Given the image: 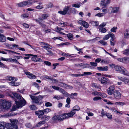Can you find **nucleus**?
Returning <instances> with one entry per match:
<instances>
[{
    "mask_svg": "<svg viewBox=\"0 0 129 129\" xmlns=\"http://www.w3.org/2000/svg\"><path fill=\"white\" fill-rule=\"evenodd\" d=\"M119 9V8L118 7H115L112 8L111 12H113L114 13H117L118 12Z\"/></svg>",
    "mask_w": 129,
    "mask_h": 129,
    "instance_id": "obj_28",
    "label": "nucleus"
},
{
    "mask_svg": "<svg viewBox=\"0 0 129 129\" xmlns=\"http://www.w3.org/2000/svg\"><path fill=\"white\" fill-rule=\"evenodd\" d=\"M110 60H109L105 59H103L102 60L101 62L104 63H108L110 62Z\"/></svg>",
    "mask_w": 129,
    "mask_h": 129,
    "instance_id": "obj_48",
    "label": "nucleus"
},
{
    "mask_svg": "<svg viewBox=\"0 0 129 129\" xmlns=\"http://www.w3.org/2000/svg\"><path fill=\"white\" fill-rule=\"evenodd\" d=\"M36 114L38 116L39 118H40L44 114L43 110H39L35 112Z\"/></svg>",
    "mask_w": 129,
    "mask_h": 129,
    "instance_id": "obj_18",
    "label": "nucleus"
},
{
    "mask_svg": "<svg viewBox=\"0 0 129 129\" xmlns=\"http://www.w3.org/2000/svg\"><path fill=\"white\" fill-rule=\"evenodd\" d=\"M124 38L129 37V29H126L124 32Z\"/></svg>",
    "mask_w": 129,
    "mask_h": 129,
    "instance_id": "obj_21",
    "label": "nucleus"
},
{
    "mask_svg": "<svg viewBox=\"0 0 129 129\" xmlns=\"http://www.w3.org/2000/svg\"><path fill=\"white\" fill-rule=\"evenodd\" d=\"M107 4H106L104 0L102 1L101 2V6L103 7V8L106 7Z\"/></svg>",
    "mask_w": 129,
    "mask_h": 129,
    "instance_id": "obj_38",
    "label": "nucleus"
},
{
    "mask_svg": "<svg viewBox=\"0 0 129 129\" xmlns=\"http://www.w3.org/2000/svg\"><path fill=\"white\" fill-rule=\"evenodd\" d=\"M81 25L83 26L85 28H87L89 26V24L88 23L85 21H84Z\"/></svg>",
    "mask_w": 129,
    "mask_h": 129,
    "instance_id": "obj_34",
    "label": "nucleus"
},
{
    "mask_svg": "<svg viewBox=\"0 0 129 129\" xmlns=\"http://www.w3.org/2000/svg\"><path fill=\"white\" fill-rule=\"evenodd\" d=\"M74 110H72V111L70 112L67 113L66 115L67 118L69 117H72L76 113V112H74Z\"/></svg>",
    "mask_w": 129,
    "mask_h": 129,
    "instance_id": "obj_19",
    "label": "nucleus"
},
{
    "mask_svg": "<svg viewBox=\"0 0 129 129\" xmlns=\"http://www.w3.org/2000/svg\"><path fill=\"white\" fill-rule=\"evenodd\" d=\"M1 60L0 59V67L2 68H7V66L5 65L3 63L1 62Z\"/></svg>",
    "mask_w": 129,
    "mask_h": 129,
    "instance_id": "obj_50",
    "label": "nucleus"
},
{
    "mask_svg": "<svg viewBox=\"0 0 129 129\" xmlns=\"http://www.w3.org/2000/svg\"><path fill=\"white\" fill-rule=\"evenodd\" d=\"M44 63L46 65L48 66H51V64L50 62L48 61H45Z\"/></svg>",
    "mask_w": 129,
    "mask_h": 129,
    "instance_id": "obj_63",
    "label": "nucleus"
},
{
    "mask_svg": "<svg viewBox=\"0 0 129 129\" xmlns=\"http://www.w3.org/2000/svg\"><path fill=\"white\" fill-rule=\"evenodd\" d=\"M11 123L7 124L6 127L7 129H17L18 126L17 125L18 122L17 120L15 119H10Z\"/></svg>",
    "mask_w": 129,
    "mask_h": 129,
    "instance_id": "obj_4",
    "label": "nucleus"
},
{
    "mask_svg": "<svg viewBox=\"0 0 129 129\" xmlns=\"http://www.w3.org/2000/svg\"><path fill=\"white\" fill-rule=\"evenodd\" d=\"M111 110L112 112L114 113H115L116 114L117 113V111L114 108H112L111 109Z\"/></svg>",
    "mask_w": 129,
    "mask_h": 129,
    "instance_id": "obj_61",
    "label": "nucleus"
},
{
    "mask_svg": "<svg viewBox=\"0 0 129 129\" xmlns=\"http://www.w3.org/2000/svg\"><path fill=\"white\" fill-rule=\"evenodd\" d=\"M123 53L126 56H127L129 54V49L125 50L124 51H123Z\"/></svg>",
    "mask_w": 129,
    "mask_h": 129,
    "instance_id": "obj_45",
    "label": "nucleus"
},
{
    "mask_svg": "<svg viewBox=\"0 0 129 129\" xmlns=\"http://www.w3.org/2000/svg\"><path fill=\"white\" fill-rule=\"evenodd\" d=\"M109 34V37H110L111 38V39L110 40H115L116 39L115 37L114 34L110 32Z\"/></svg>",
    "mask_w": 129,
    "mask_h": 129,
    "instance_id": "obj_32",
    "label": "nucleus"
},
{
    "mask_svg": "<svg viewBox=\"0 0 129 129\" xmlns=\"http://www.w3.org/2000/svg\"><path fill=\"white\" fill-rule=\"evenodd\" d=\"M59 90L60 92L62 93L64 95H66L67 96H69V94L66 92L63 89L59 88Z\"/></svg>",
    "mask_w": 129,
    "mask_h": 129,
    "instance_id": "obj_25",
    "label": "nucleus"
},
{
    "mask_svg": "<svg viewBox=\"0 0 129 129\" xmlns=\"http://www.w3.org/2000/svg\"><path fill=\"white\" fill-rule=\"evenodd\" d=\"M26 3V5H31L33 3L37 2V1H36L35 0H29L27 1H25Z\"/></svg>",
    "mask_w": 129,
    "mask_h": 129,
    "instance_id": "obj_22",
    "label": "nucleus"
},
{
    "mask_svg": "<svg viewBox=\"0 0 129 129\" xmlns=\"http://www.w3.org/2000/svg\"><path fill=\"white\" fill-rule=\"evenodd\" d=\"M52 105V103L49 102H47L45 103V106L47 107L51 106Z\"/></svg>",
    "mask_w": 129,
    "mask_h": 129,
    "instance_id": "obj_54",
    "label": "nucleus"
},
{
    "mask_svg": "<svg viewBox=\"0 0 129 129\" xmlns=\"http://www.w3.org/2000/svg\"><path fill=\"white\" fill-rule=\"evenodd\" d=\"M2 106L5 109H8L10 108L11 106V103L9 101H6L4 100L1 101Z\"/></svg>",
    "mask_w": 129,
    "mask_h": 129,
    "instance_id": "obj_8",
    "label": "nucleus"
},
{
    "mask_svg": "<svg viewBox=\"0 0 129 129\" xmlns=\"http://www.w3.org/2000/svg\"><path fill=\"white\" fill-rule=\"evenodd\" d=\"M59 24H60L61 25L63 24V26H65L67 25L68 23L67 22H63L62 23H59Z\"/></svg>",
    "mask_w": 129,
    "mask_h": 129,
    "instance_id": "obj_58",
    "label": "nucleus"
},
{
    "mask_svg": "<svg viewBox=\"0 0 129 129\" xmlns=\"http://www.w3.org/2000/svg\"><path fill=\"white\" fill-rule=\"evenodd\" d=\"M43 77L44 78V79L46 80V79H48V80H52V78L50 77V76L47 75H44L43 76Z\"/></svg>",
    "mask_w": 129,
    "mask_h": 129,
    "instance_id": "obj_39",
    "label": "nucleus"
},
{
    "mask_svg": "<svg viewBox=\"0 0 129 129\" xmlns=\"http://www.w3.org/2000/svg\"><path fill=\"white\" fill-rule=\"evenodd\" d=\"M9 46L11 49H13L14 48L17 47H18V45L15 44L12 45L9 44Z\"/></svg>",
    "mask_w": 129,
    "mask_h": 129,
    "instance_id": "obj_35",
    "label": "nucleus"
},
{
    "mask_svg": "<svg viewBox=\"0 0 129 129\" xmlns=\"http://www.w3.org/2000/svg\"><path fill=\"white\" fill-rule=\"evenodd\" d=\"M12 96H13L14 97L16 98L18 100H20V99H21V97L20 96V95L15 92H13L12 93Z\"/></svg>",
    "mask_w": 129,
    "mask_h": 129,
    "instance_id": "obj_24",
    "label": "nucleus"
},
{
    "mask_svg": "<svg viewBox=\"0 0 129 129\" xmlns=\"http://www.w3.org/2000/svg\"><path fill=\"white\" fill-rule=\"evenodd\" d=\"M110 66L112 68H114L115 71L123 74L124 75H129V73L128 71L125 68L122 66L113 63L111 64Z\"/></svg>",
    "mask_w": 129,
    "mask_h": 129,
    "instance_id": "obj_1",
    "label": "nucleus"
},
{
    "mask_svg": "<svg viewBox=\"0 0 129 129\" xmlns=\"http://www.w3.org/2000/svg\"><path fill=\"white\" fill-rule=\"evenodd\" d=\"M79 4H73L72 5V6L73 7H75L79 8L80 7V4H81L80 3H79Z\"/></svg>",
    "mask_w": 129,
    "mask_h": 129,
    "instance_id": "obj_46",
    "label": "nucleus"
},
{
    "mask_svg": "<svg viewBox=\"0 0 129 129\" xmlns=\"http://www.w3.org/2000/svg\"><path fill=\"white\" fill-rule=\"evenodd\" d=\"M92 94L94 95L95 96L98 95V96H101L102 94L100 92H98L97 91H95L92 93Z\"/></svg>",
    "mask_w": 129,
    "mask_h": 129,
    "instance_id": "obj_31",
    "label": "nucleus"
},
{
    "mask_svg": "<svg viewBox=\"0 0 129 129\" xmlns=\"http://www.w3.org/2000/svg\"><path fill=\"white\" fill-rule=\"evenodd\" d=\"M29 96L33 102L39 104H41V101L43 98V97L41 95L38 96H33L31 95H30Z\"/></svg>",
    "mask_w": 129,
    "mask_h": 129,
    "instance_id": "obj_7",
    "label": "nucleus"
},
{
    "mask_svg": "<svg viewBox=\"0 0 129 129\" xmlns=\"http://www.w3.org/2000/svg\"><path fill=\"white\" fill-rule=\"evenodd\" d=\"M92 86L96 88H99L98 86L95 83H93L92 84Z\"/></svg>",
    "mask_w": 129,
    "mask_h": 129,
    "instance_id": "obj_59",
    "label": "nucleus"
},
{
    "mask_svg": "<svg viewBox=\"0 0 129 129\" xmlns=\"http://www.w3.org/2000/svg\"><path fill=\"white\" fill-rule=\"evenodd\" d=\"M97 69L99 71H106L108 70V67L107 66H105L104 67H97Z\"/></svg>",
    "mask_w": 129,
    "mask_h": 129,
    "instance_id": "obj_20",
    "label": "nucleus"
},
{
    "mask_svg": "<svg viewBox=\"0 0 129 129\" xmlns=\"http://www.w3.org/2000/svg\"><path fill=\"white\" fill-rule=\"evenodd\" d=\"M98 79L102 84H108L109 82V80L108 78H106L102 77H98Z\"/></svg>",
    "mask_w": 129,
    "mask_h": 129,
    "instance_id": "obj_10",
    "label": "nucleus"
},
{
    "mask_svg": "<svg viewBox=\"0 0 129 129\" xmlns=\"http://www.w3.org/2000/svg\"><path fill=\"white\" fill-rule=\"evenodd\" d=\"M67 37L70 40H72L73 38V35L71 33H69L67 34Z\"/></svg>",
    "mask_w": 129,
    "mask_h": 129,
    "instance_id": "obj_41",
    "label": "nucleus"
},
{
    "mask_svg": "<svg viewBox=\"0 0 129 129\" xmlns=\"http://www.w3.org/2000/svg\"><path fill=\"white\" fill-rule=\"evenodd\" d=\"M6 39V38L5 36L3 34H0V42H4Z\"/></svg>",
    "mask_w": 129,
    "mask_h": 129,
    "instance_id": "obj_23",
    "label": "nucleus"
},
{
    "mask_svg": "<svg viewBox=\"0 0 129 129\" xmlns=\"http://www.w3.org/2000/svg\"><path fill=\"white\" fill-rule=\"evenodd\" d=\"M101 98L99 96H96L94 97L93 99V100L94 101H97L101 99Z\"/></svg>",
    "mask_w": 129,
    "mask_h": 129,
    "instance_id": "obj_57",
    "label": "nucleus"
},
{
    "mask_svg": "<svg viewBox=\"0 0 129 129\" xmlns=\"http://www.w3.org/2000/svg\"><path fill=\"white\" fill-rule=\"evenodd\" d=\"M50 46L49 44L43 47L47 50L48 52L46 53L47 55L52 56V52L50 51L51 49L50 48Z\"/></svg>",
    "mask_w": 129,
    "mask_h": 129,
    "instance_id": "obj_12",
    "label": "nucleus"
},
{
    "mask_svg": "<svg viewBox=\"0 0 129 129\" xmlns=\"http://www.w3.org/2000/svg\"><path fill=\"white\" fill-rule=\"evenodd\" d=\"M25 73L27 77L30 79H35L36 77V76L29 72H26Z\"/></svg>",
    "mask_w": 129,
    "mask_h": 129,
    "instance_id": "obj_17",
    "label": "nucleus"
},
{
    "mask_svg": "<svg viewBox=\"0 0 129 129\" xmlns=\"http://www.w3.org/2000/svg\"><path fill=\"white\" fill-rule=\"evenodd\" d=\"M100 43L103 45H108L107 43L103 40H101L99 41Z\"/></svg>",
    "mask_w": 129,
    "mask_h": 129,
    "instance_id": "obj_44",
    "label": "nucleus"
},
{
    "mask_svg": "<svg viewBox=\"0 0 129 129\" xmlns=\"http://www.w3.org/2000/svg\"><path fill=\"white\" fill-rule=\"evenodd\" d=\"M22 56H24V55H25V56H36H36H38L37 55H33V54H22Z\"/></svg>",
    "mask_w": 129,
    "mask_h": 129,
    "instance_id": "obj_56",
    "label": "nucleus"
},
{
    "mask_svg": "<svg viewBox=\"0 0 129 129\" xmlns=\"http://www.w3.org/2000/svg\"><path fill=\"white\" fill-rule=\"evenodd\" d=\"M58 85L60 87H65L66 86V84L62 82H59L58 84Z\"/></svg>",
    "mask_w": 129,
    "mask_h": 129,
    "instance_id": "obj_47",
    "label": "nucleus"
},
{
    "mask_svg": "<svg viewBox=\"0 0 129 129\" xmlns=\"http://www.w3.org/2000/svg\"><path fill=\"white\" fill-rule=\"evenodd\" d=\"M44 114H47L51 111V110L49 108H47L43 110Z\"/></svg>",
    "mask_w": 129,
    "mask_h": 129,
    "instance_id": "obj_43",
    "label": "nucleus"
},
{
    "mask_svg": "<svg viewBox=\"0 0 129 129\" xmlns=\"http://www.w3.org/2000/svg\"><path fill=\"white\" fill-rule=\"evenodd\" d=\"M26 3L25 1H23L22 2L19 3L17 4L18 7H23L26 6Z\"/></svg>",
    "mask_w": 129,
    "mask_h": 129,
    "instance_id": "obj_30",
    "label": "nucleus"
},
{
    "mask_svg": "<svg viewBox=\"0 0 129 129\" xmlns=\"http://www.w3.org/2000/svg\"><path fill=\"white\" fill-rule=\"evenodd\" d=\"M52 87L53 89L56 90H59V87L58 86H52Z\"/></svg>",
    "mask_w": 129,
    "mask_h": 129,
    "instance_id": "obj_64",
    "label": "nucleus"
},
{
    "mask_svg": "<svg viewBox=\"0 0 129 129\" xmlns=\"http://www.w3.org/2000/svg\"><path fill=\"white\" fill-rule=\"evenodd\" d=\"M110 42L111 45L112 46H113L114 45L115 43H116V41L115 40H110Z\"/></svg>",
    "mask_w": 129,
    "mask_h": 129,
    "instance_id": "obj_53",
    "label": "nucleus"
},
{
    "mask_svg": "<svg viewBox=\"0 0 129 129\" xmlns=\"http://www.w3.org/2000/svg\"><path fill=\"white\" fill-rule=\"evenodd\" d=\"M66 114L67 113H63L61 114H57L56 113H55L54 114L52 119L55 122H61L67 118Z\"/></svg>",
    "mask_w": 129,
    "mask_h": 129,
    "instance_id": "obj_3",
    "label": "nucleus"
},
{
    "mask_svg": "<svg viewBox=\"0 0 129 129\" xmlns=\"http://www.w3.org/2000/svg\"><path fill=\"white\" fill-rule=\"evenodd\" d=\"M114 90L115 88L114 86H110L107 89L108 94L109 95H112L114 92Z\"/></svg>",
    "mask_w": 129,
    "mask_h": 129,
    "instance_id": "obj_14",
    "label": "nucleus"
},
{
    "mask_svg": "<svg viewBox=\"0 0 129 129\" xmlns=\"http://www.w3.org/2000/svg\"><path fill=\"white\" fill-rule=\"evenodd\" d=\"M80 109V107L76 105L73 107L72 110H74V111L76 112V111H78Z\"/></svg>",
    "mask_w": 129,
    "mask_h": 129,
    "instance_id": "obj_36",
    "label": "nucleus"
},
{
    "mask_svg": "<svg viewBox=\"0 0 129 129\" xmlns=\"http://www.w3.org/2000/svg\"><path fill=\"white\" fill-rule=\"evenodd\" d=\"M53 99H57V100H59L60 99H62V97H61L59 95H55L54 96Z\"/></svg>",
    "mask_w": 129,
    "mask_h": 129,
    "instance_id": "obj_40",
    "label": "nucleus"
},
{
    "mask_svg": "<svg viewBox=\"0 0 129 129\" xmlns=\"http://www.w3.org/2000/svg\"><path fill=\"white\" fill-rule=\"evenodd\" d=\"M119 61L123 62H128L129 61V57H124L120 58L117 59Z\"/></svg>",
    "mask_w": 129,
    "mask_h": 129,
    "instance_id": "obj_15",
    "label": "nucleus"
},
{
    "mask_svg": "<svg viewBox=\"0 0 129 129\" xmlns=\"http://www.w3.org/2000/svg\"><path fill=\"white\" fill-rule=\"evenodd\" d=\"M109 34H107L106 35H105L104 37L103 38V39L104 40H106L108 39H109Z\"/></svg>",
    "mask_w": 129,
    "mask_h": 129,
    "instance_id": "obj_55",
    "label": "nucleus"
},
{
    "mask_svg": "<svg viewBox=\"0 0 129 129\" xmlns=\"http://www.w3.org/2000/svg\"><path fill=\"white\" fill-rule=\"evenodd\" d=\"M2 60H3L5 61H8L11 62H15L16 63H19L18 61L16 59H12L11 58H5L3 57L2 58Z\"/></svg>",
    "mask_w": 129,
    "mask_h": 129,
    "instance_id": "obj_16",
    "label": "nucleus"
},
{
    "mask_svg": "<svg viewBox=\"0 0 129 129\" xmlns=\"http://www.w3.org/2000/svg\"><path fill=\"white\" fill-rule=\"evenodd\" d=\"M63 10L59 11L58 13L62 15H65L66 14L70 15L71 13L75 14L77 11L75 9L73 8H70V6H65L63 9Z\"/></svg>",
    "mask_w": 129,
    "mask_h": 129,
    "instance_id": "obj_2",
    "label": "nucleus"
},
{
    "mask_svg": "<svg viewBox=\"0 0 129 129\" xmlns=\"http://www.w3.org/2000/svg\"><path fill=\"white\" fill-rule=\"evenodd\" d=\"M90 64L92 66L94 67L97 66V63L94 62H90Z\"/></svg>",
    "mask_w": 129,
    "mask_h": 129,
    "instance_id": "obj_60",
    "label": "nucleus"
},
{
    "mask_svg": "<svg viewBox=\"0 0 129 129\" xmlns=\"http://www.w3.org/2000/svg\"><path fill=\"white\" fill-rule=\"evenodd\" d=\"M46 8H49L53 7V5L51 3H50L49 4L46 5Z\"/></svg>",
    "mask_w": 129,
    "mask_h": 129,
    "instance_id": "obj_52",
    "label": "nucleus"
},
{
    "mask_svg": "<svg viewBox=\"0 0 129 129\" xmlns=\"http://www.w3.org/2000/svg\"><path fill=\"white\" fill-rule=\"evenodd\" d=\"M6 122H0V129H4L5 126L6 127Z\"/></svg>",
    "mask_w": 129,
    "mask_h": 129,
    "instance_id": "obj_26",
    "label": "nucleus"
},
{
    "mask_svg": "<svg viewBox=\"0 0 129 129\" xmlns=\"http://www.w3.org/2000/svg\"><path fill=\"white\" fill-rule=\"evenodd\" d=\"M25 126L29 128H31V125L30 123H27L25 124Z\"/></svg>",
    "mask_w": 129,
    "mask_h": 129,
    "instance_id": "obj_62",
    "label": "nucleus"
},
{
    "mask_svg": "<svg viewBox=\"0 0 129 129\" xmlns=\"http://www.w3.org/2000/svg\"><path fill=\"white\" fill-rule=\"evenodd\" d=\"M6 79L9 80V81H11L9 83V85L11 86H17L20 84V82H16L17 80V79L14 77L11 76L7 77Z\"/></svg>",
    "mask_w": 129,
    "mask_h": 129,
    "instance_id": "obj_6",
    "label": "nucleus"
},
{
    "mask_svg": "<svg viewBox=\"0 0 129 129\" xmlns=\"http://www.w3.org/2000/svg\"><path fill=\"white\" fill-rule=\"evenodd\" d=\"M49 16V15L48 14H44L42 15V17H39L38 19H36L35 20L42 28H46V25L45 24L43 23L42 22L43 20L46 19Z\"/></svg>",
    "mask_w": 129,
    "mask_h": 129,
    "instance_id": "obj_5",
    "label": "nucleus"
},
{
    "mask_svg": "<svg viewBox=\"0 0 129 129\" xmlns=\"http://www.w3.org/2000/svg\"><path fill=\"white\" fill-rule=\"evenodd\" d=\"M19 102L16 101L15 103L18 108H21L26 104V101L22 98L21 97V99L19 100Z\"/></svg>",
    "mask_w": 129,
    "mask_h": 129,
    "instance_id": "obj_9",
    "label": "nucleus"
},
{
    "mask_svg": "<svg viewBox=\"0 0 129 129\" xmlns=\"http://www.w3.org/2000/svg\"><path fill=\"white\" fill-rule=\"evenodd\" d=\"M31 59L32 60L36 62H41L42 61V60L40 58H38L37 57H33Z\"/></svg>",
    "mask_w": 129,
    "mask_h": 129,
    "instance_id": "obj_27",
    "label": "nucleus"
},
{
    "mask_svg": "<svg viewBox=\"0 0 129 129\" xmlns=\"http://www.w3.org/2000/svg\"><path fill=\"white\" fill-rule=\"evenodd\" d=\"M106 115L109 119H112V116L110 113H106Z\"/></svg>",
    "mask_w": 129,
    "mask_h": 129,
    "instance_id": "obj_42",
    "label": "nucleus"
},
{
    "mask_svg": "<svg viewBox=\"0 0 129 129\" xmlns=\"http://www.w3.org/2000/svg\"><path fill=\"white\" fill-rule=\"evenodd\" d=\"M45 123V121L44 120L42 121H41L39 122L36 125L37 127L40 126L41 125L44 124Z\"/></svg>",
    "mask_w": 129,
    "mask_h": 129,
    "instance_id": "obj_37",
    "label": "nucleus"
},
{
    "mask_svg": "<svg viewBox=\"0 0 129 129\" xmlns=\"http://www.w3.org/2000/svg\"><path fill=\"white\" fill-rule=\"evenodd\" d=\"M89 23H91V25L94 26H97L99 24V23L98 21H91Z\"/></svg>",
    "mask_w": 129,
    "mask_h": 129,
    "instance_id": "obj_29",
    "label": "nucleus"
},
{
    "mask_svg": "<svg viewBox=\"0 0 129 129\" xmlns=\"http://www.w3.org/2000/svg\"><path fill=\"white\" fill-rule=\"evenodd\" d=\"M99 30L100 31L103 33H105L107 31L106 29L105 28L103 27H100Z\"/></svg>",
    "mask_w": 129,
    "mask_h": 129,
    "instance_id": "obj_33",
    "label": "nucleus"
},
{
    "mask_svg": "<svg viewBox=\"0 0 129 129\" xmlns=\"http://www.w3.org/2000/svg\"><path fill=\"white\" fill-rule=\"evenodd\" d=\"M113 94L115 99L119 100L121 99V94L119 91L115 90Z\"/></svg>",
    "mask_w": 129,
    "mask_h": 129,
    "instance_id": "obj_11",
    "label": "nucleus"
},
{
    "mask_svg": "<svg viewBox=\"0 0 129 129\" xmlns=\"http://www.w3.org/2000/svg\"><path fill=\"white\" fill-rule=\"evenodd\" d=\"M29 107L30 109L32 110H35L37 108L36 106L34 105L30 106Z\"/></svg>",
    "mask_w": 129,
    "mask_h": 129,
    "instance_id": "obj_51",
    "label": "nucleus"
},
{
    "mask_svg": "<svg viewBox=\"0 0 129 129\" xmlns=\"http://www.w3.org/2000/svg\"><path fill=\"white\" fill-rule=\"evenodd\" d=\"M98 38V37H96V38L91 40H88L87 41V43H90L91 42H94L95 41H96V38Z\"/></svg>",
    "mask_w": 129,
    "mask_h": 129,
    "instance_id": "obj_49",
    "label": "nucleus"
},
{
    "mask_svg": "<svg viewBox=\"0 0 129 129\" xmlns=\"http://www.w3.org/2000/svg\"><path fill=\"white\" fill-rule=\"evenodd\" d=\"M117 77L119 80L123 82L125 84H129V79L126 77L119 76H118Z\"/></svg>",
    "mask_w": 129,
    "mask_h": 129,
    "instance_id": "obj_13",
    "label": "nucleus"
}]
</instances>
